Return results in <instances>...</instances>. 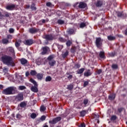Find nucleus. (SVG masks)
<instances>
[{
	"instance_id": "1",
	"label": "nucleus",
	"mask_w": 127,
	"mask_h": 127,
	"mask_svg": "<svg viewBox=\"0 0 127 127\" xmlns=\"http://www.w3.org/2000/svg\"><path fill=\"white\" fill-rule=\"evenodd\" d=\"M1 61L3 64L7 65V66H11V67L15 66V64H14V62H13L12 58L10 56L6 55L2 56L1 58Z\"/></svg>"
},
{
	"instance_id": "2",
	"label": "nucleus",
	"mask_w": 127,
	"mask_h": 127,
	"mask_svg": "<svg viewBox=\"0 0 127 127\" xmlns=\"http://www.w3.org/2000/svg\"><path fill=\"white\" fill-rule=\"evenodd\" d=\"M16 91V88L13 86L9 87L2 91V93L5 95H13Z\"/></svg>"
},
{
	"instance_id": "3",
	"label": "nucleus",
	"mask_w": 127,
	"mask_h": 127,
	"mask_svg": "<svg viewBox=\"0 0 127 127\" xmlns=\"http://www.w3.org/2000/svg\"><path fill=\"white\" fill-rule=\"evenodd\" d=\"M30 82L34 85V86H32L31 87V91H32V92H34V93H37V92H38V88H37V82L32 78L30 79Z\"/></svg>"
},
{
	"instance_id": "4",
	"label": "nucleus",
	"mask_w": 127,
	"mask_h": 127,
	"mask_svg": "<svg viewBox=\"0 0 127 127\" xmlns=\"http://www.w3.org/2000/svg\"><path fill=\"white\" fill-rule=\"evenodd\" d=\"M49 50H50V49H49L48 47L46 46L42 47L41 52L42 55H45V54H47Z\"/></svg>"
},
{
	"instance_id": "5",
	"label": "nucleus",
	"mask_w": 127,
	"mask_h": 127,
	"mask_svg": "<svg viewBox=\"0 0 127 127\" xmlns=\"http://www.w3.org/2000/svg\"><path fill=\"white\" fill-rule=\"evenodd\" d=\"M15 100L16 102H20V101H22L23 100V95L21 93L18 94L15 96Z\"/></svg>"
},
{
	"instance_id": "6",
	"label": "nucleus",
	"mask_w": 127,
	"mask_h": 127,
	"mask_svg": "<svg viewBox=\"0 0 127 127\" xmlns=\"http://www.w3.org/2000/svg\"><path fill=\"white\" fill-rule=\"evenodd\" d=\"M60 121H61V117H58L54 119L53 120L49 121V123L50 124H52L53 125H55V124L58 123V122H60Z\"/></svg>"
},
{
	"instance_id": "7",
	"label": "nucleus",
	"mask_w": 127,
	"mask_h": 127,
	"mask_svg": "<svg viewBox=\"0 0 127 127\" xmlns=\"http://www.w3.org/2000/svg\"><path fill=\"white\" fill-rule=\"evenodd\" d=\"M45 61L44 59L38 58L36 60V63L37 65H41V64H44Z\"/></svg>"
},
{
	"instance_id": "8",
	"label": "nucleus",
	"mask_w": 127,
	"mask_h": 127,
	"mask_svg": "<svg viewBox=\"0 0 127 127\" xmlns=\"http://www.w3.org/2000/svg\"><path fill=\"white\" fill-rule=\"evenodd\" d=\"M45 38L47 40V41H50L51 40H53V39H55L54 36L52 35H46L45 36Z\"/></svg>"
},
{
	"instance_id": "9",
	"label": "nucleus",
	"mask_w": 127,
	"mask_h": 127,
	"mask_svg": "<svg viewBox=\"0 0 127 127\" xmlns=\"http://www.w3.org/2000/svg\"><path fill=\"white\" fill-rule=\"evenodd\" d=\"M20 61L21 62V64H22V65H23V66H26V65L28 64V61H27V60L24 58L21 59L20 60Z\"/></svg>"
},
{
	"instance_id": "10",
	"label": "nucleus",
	"mask_w": 127,
	"mask_h": 127,
	"mask_svg": "<svg viewBox=\"0 0 127 127\" xmlns=\"http://www.w3.org/2000/svg\"><path fill=\"white\" fill-rule=\"evenodd\" d=\"M96 45L97 47H101V45H102V41L100 38H98L96 39Z\"/></svg>"
},
{
	"instance_id": "11",
	"label": "nucleus",
	"mask_w": 127,
	"mask_h": 127,
	"mask_svg": "<svg viewBox=\"0 0 127 127\" xmlns=\"http://www.w3.org/2000/svg\"><path fill=\"white\" fill-rule=\"evenodd\" d=\"M86 6H87V4L83 2H80L78 4L79 8H85Z\"/></svg>"
},
{
	"instance_id": "12",
	"label": "nucleus",
	"mask_w": 127,
	"mask_h": 127,
	"mask_svg": "<svg viewBox=\"0 0 127 127\" xmlns=\"http://www.w3.org/2000/svg\"><path fill=\"white\" fill-rule=\"evenodd\" d=\"M91 75H92V71H91L90 69L87 70L84 73V75L85 76V77H89V76H91Z\"/></svg>"
},
{
	"instance_id": "13",
	"label": "nucleus",
	"mask_w": 127,
	"mask_h": 127,
	"mask_svg": "<svg viewBox=\"0 0 127 127\" xmlns=\"http://www.w3.org/2000/svg\"><path fill=\"white\" fill-rule=\"evenodd\" d=\"M14 7H15V5L11 4L7 6L6 8V9H8V10H12L13 9H14Z\"/></svg>"
},
{
	"instance_id": "14",
	"label": "nucleus",
	"mask_w": 127,
	"mask_h": 127,
	"mask_svg": "<svg viewBox=\"0 0 127 127\" xmlns=\"http://www.w3.org/2000/svg\"><path fill=\"white\" fill-rule=\"evenodd\" d=\"M33 44V40L32 39L27 40L26 41V43H25L26 45L30 46Z\"/></svg>"
},
{
	"instance_id": "15",
	"label": "nucleus",
	"mask_w": 127,
	"mask_h": 127,
	"mask_svg": "<svg viewBox=\"0 0 127 127\" xmlns=\"http://www.w3.org/2000/svg\"><path fill=\"white\" fill-rule=\"evenodd\" d=\"M99 57L101 58V59H105L106 56H105V52H100L99 53Z\"/></svg>"
},
{
	"instance_id": "16",
	"label": "nucleus",
	"mask_w": 127,
	"mask_h": 127,
	"mask_svg": "<svg viewBox=\"0 0 127 127\" xmlns=\"http://www.w3.org/2000/svg\"><path fill=\"white\" fill-rule=\"evenodd\" d=\"M37 78L38 80H42V78H43V74L42 73L37 74Z\"/></svg>"
},
{
	"instance_id": "17",
	"label": "nucleus",
	"mask_w": 127,
	"mask_h": 127,
	"mask_svg": "<svg viewBox=\"0 0 127 127\" xmlns=\"http://www.w3.org/2000/svg\"><path fill=\"white\" fill-rule=\"evenodd\" d=\"M29 31L30 33H35L37 32L38 30L36 28H31L29 29Z\"/></svg>"
},
{
	"instance_id": "18",
	"label": "nucleus",
	"mask_w": 127,
	"mask_h": 127,
	"mask_svg": "<svg viewBox=\"0 0 127 127\" xmlns=\"http://www.w3.org/2000/svg\"><path fill=\"white\" fill-rule=\"evenodd\" d=\"M107 117H109L110 120H112V110L109 109L107 111Z\"/></svg>"
},
{
	"instance_id": "19",
	"label": "nucleus",
	"mask_w": 127,
	"mask_h": 127,
	"mask_svg": "<svg viewBox=\"0 0 127 127\" xmlns=\"http://www.w3.org/2000/svg\"><path fill=\"white\" fill-rule=\"evenodd\" d=\"M19 106L21 108H24L26 107V102L23 101L20 103Z\"/></svg>"
},
{
	"instance_id": "20",
	"label": "nucleus",
	"mask_w": 127,
	"mask_h": 127,
	"mask_svg": "<svg viewBox=\"0 0 127 127\" xmlns=\"http://www.w3.org/2000/svg\"><path fill=\"white\" fill-rule=\"evenodd\" d=\"M68 54L69 52H68V51H66L65 52L63 53L62 57H63V58H65V57H67V56H68Z\"/></svg>"
},
{
	"instance_id": "21",
	"label": "nucleus",
	"mask_w": 127,
	"mask_h": 127,
	"mask_svg": "<svg viewBox=\"0 0 127 127\" xmlns=\"http://www.w3.org/2000/svg\"><path fill=\"white\" fill-rule=\"evenodd\" d=\"M7 50L9 51V52H10V53H14V50L13 49V48L12 47H9L7 49Z\"/></svg>"
},
{
	"instance_id": "22",
	"label": "nucleus",
	"mask_w": 127,
	"mask_h": 127,
	"mask_svg": "<svg viewBox=\"0 0 127 127\" xmlns=\"http://www.w3.org/2000/svg\"><path fill=\"white\" fill-rule=\"evenodd\" d=\"M56 63V62L55 61L53 60V61H50L49 62V64L50 66H54L55 65V64Z\"/></svg>"
},
{
	"instance_id": "23",
	"label": "nucleus",
	"mask_w": 127,
	"mask_h": 127,
	"mask_svg": "<svg viewBox=\"0 0 127 127\" xmlns=\"http://www.w3.org/2000/svg\"><path fill=\"white\" fill-rule=\"evenodd\" d=\"M52 80V77L50 76H48L46 77L45 81L46 82H50Z\"/></svg>"
},
{
	"instance_id": "24",
	"label": "nucleus",
	"mask_w": 127,
	"mask_h": 127,
	"mask_svg": "<svg viewBox=\"0 0 127 127\" xmlns=\"http://www.w3.org/2000/svg\"><path fill=\"white\" fill-rule=\"evenodd\" d=\"M85 71V68H81L77 71V74H82L83 72Z\"/></svg>"
},
{
	"instance_id": "25",
	"label": "nucleus",
	"mask_w": 127,
	"mask_h": 127,
	"mask_svg": "<svg viewBox=\"0 0 127 127\" xmlns=\"http://www.w3.org/2000/svg\"><path fill=\"white\" fill-rule=\"evenodd\" d=\"M46 110V107L44 105H42L40 107V112H44Z\"/></svg>"
},
{
	"instance_id": "26",
	"label": "nucleus",
	"mask_w": 127,
	"mask_h": 127,
	"mask_svg": "<svg viewBox=\"0 0 127 127\" xmlns=\"http://www.w3.org/2000/svg\"><path fill=\"white\" fill-rule=\"evenodd\" d=\"M88 102H89V100H88L87 99H84L83 104H84L85 107H87V106H88Z\"/></svg>"
},
{
	"instance_id": "27",
	"label": "nucleus",
	"mask_w": 127,
	"mask_h": 127,
	"mask_svg": "<svg viewBox=\"0 0 127 127\" xmlns=\"http://www.w3.org/2000/svg\"><path fill=\"white\" fill-rule=\"evenodd\" d=\"M36 74H37V72H36V71L34 70H31L30 75H31L32 76H35Z\"/></svg>"
},
{
	"instance_id": "28",
	"label": "nucleus",
	"mask_w": 127,
	"mask_h": 127,
	"mask_svg": "<svg viewBox=\"0 0 127 127\" xmlns=\"http://www.w3.org/2000/svg\"><path fill=\"white\" fill-rule=\"evenodd\" d=\"M87 114V111L83 110L81 112H80V116L81 117H84L85 115Z\"/></svg>"
},
{
	"instance_id": "29",
	"label": "nucleus",
	"mask_w": 127,
	"mask_h": 127,
	"mask_svg": "<svg viewBox=\"0 0 127 127\" xmlns=\"http://www.w3.org/2000/svg\"><path fill=\"white\" fill-rule=\"evenodd\" d=\"M80 67H81V64L76 63L74 64L73 68H75V69H78V68H80Z\"/></svg>"
},
{
	"instance_id": "30",
	"label": "nucleus",
	"mask_w": 127,
	"mask_h": 127,
	"mask_svg": "<svg viewBox=\"0 0 127 127\" xmlns=\"http://www.w3.org/2000/svg\"><path fill=\"white\" fill-rule=\"evenodd\" d=\"M2 43L3 44H7V43H8V40L7 39H3L2 40Z\"/></svg>"
},
{
	"instance_id": "31",
	"label": "nucleus",
	"mask_w": 127,
	"mask_h": 127,
	"mask_svg": "<svg viewBox=\"0 0 127 127\" xmlns=\"http://www.w3.org/2000/svg\"><path fill=\"white\" fill-rule=\"evenodd\" d=\"M66 76H67V77L68 78V79H69V80H70V79H72V78H73V75L72 74H70L68 72L66 73Z\"/></svg>"
},
{
	"instance_id": "32",
	"label": "nucleus",
	"mask_w": 127,
	"mask_h": 127,
	"mask_svg": "<svg viewBox=\"0 0 127 127\" xmlns=\"http://www.w3.org/2000/svg\"><path fill=\"white\" fill-rule=\"evenodd\" d=\"M32 10H36V7H35V4L33 3L31 6Z\"/></svg>"
},
{
	"instance_id": "33",
	"label": "nucleus",
	"mask_w": 127,
	"mask_h": 127,
	"mask_svg": "<svg viewBox=\"0 0 127 127\" xmlns=\"http://www.w3.org/2000/svg\"><path fill=\"white\" fill-rule=\"evenodd\" d=\"M93 117L94 119H95V120H99V118H100V116L98 114H93Z\"/></svg>"
},
{
	"instance_id": "34",
	"label": "nucleus",
	"mask_w": 127,
	"mask_h": 127,
	"mask_svg": "<svg viewBox=\"0 0 127 127\" xmlns=\"http://www.w3.org/2000/svg\"><path fill=\"white\" fill-rule=\"evenodd\" d=\"M73 85L69 84V85H67V89L68 90H73Z\"/></svg>"
},
{
	"instance_id": "35",
	"label": "nucleus",
	"mask_w": 127,
	"mask_h": 127,
	"mask_svg": "<svg viewBox=\"0 0 127 127\" xmlns=\"http://www.w3.org/2000/svg\"><path fill=\"white\" fill-rule=\"evenodd\" d=\"M47 6H48L49 7H53L54 6L53 4L51 3L50 2H48L46 3Z\"/></svg>"
},
{
	"instance_id": "36",
	"label": "nucleus",
	"mask_w": 127,
	"mask_h": 127,
	"mask_svg": "<svg viewBox=\"0 0 127 127\" xmlns=\"http://www.w3.org/2000/svg\"><path fill=\"white\" fill-rule=\"evenodd\" d=\"M102 4V3L101 1H98L96 2V6H101Z\"/></svg>"
},
{
	"instance_id": "37",
	"label": "nucleus",
	"mask_w": 127,
	"mask_h": 127,
	"mask_svg": "<svg viewBox=\"0 0 127 127\" xmlns=\"http://www.w3.org/2000/svg\"><path fill=\"white\" fill-rule=\"evenodd\" d=\"M59 40L61 42H66V39H65L62 37L59 38Z\"/></svg>"
},
{
	"instance_id": "38",
	"label": "nucleus",
	"mask_w": 127,
	"mask_h": 127,
	"mask_svg": "<svg viewBox=\"0 0 127 127\" xmlns=\"http://www.w3.org/2000/svg\"><path fill=\"white\" fill-rule=\"evenodd\" d=\"M68 33L69 34H73V33H74V29H69L68 31Z\"/></svg>"
},
{
	"instance_id": "39",
	"label": "nucleus",
	"mask_w": 127,
	"mask_h": 127,
	"mask_svg": "<svg viewBox=\"0 0 127 127\" xmlns=\"http://www.w3.org/2000/svg\"><path fill=\"white\" fill-rule=\"evenodd\" d=\"M86 26V23L82 22L80 24V28H84Z\"/></svg>"
},
{
	"instance_id": "40",
	"label": "nucleus",
	"mask_w": 127,
	"mask_h": 127,
	"mask_svg": "<svg viewBox=\"0 0 127 127\" xmlns=\"http://www.w3.org/2000/svg\"><path fill=\"white\" fill-rule=\"evenodd\" d=\"M45 22L46 20L45 19H43L38 22V24H39L40 25H42V23H45Z\"/></svg>"
},
{
	"instance_id": "41",
	"label": "nucleus",
	"mask_w": 127,
	"mask_h": 127,
	"mask_svg": "<svg viewBox=\"0 0 127 127\" xmlns=\"http://www.w3.org/2000/svg\"><path fill=\"white\" fill-rule=\"evenodd\" d=\"M31 119H35L36 118V114L35 113H32L30 115Z\"/></svg>"
},
{
	"instance_id": "42",
	"label": "nucleus",
	"mask_w": 127,
	"mask_h": 127,
	"mask_svg": "<svg viewBox=\"0 0 127 127\" xmlns=\"http://www.w3.org/2000/svg\"><path fill=\"white\" fill-rule=\"evenodd\" d=\"M53 58H54V57H53V56H50L48 58V60L49 61H52L53 60Z\"/></svg>"
},
{
	"instance_id": "43",
	"label": "nucleus",
	"mask_w": 127,
	"mask_h": 127,
	"mask_svg": "<svg viewBox=\"0 0 127 127\" xmlns=\"http://www.w3.org/2000/svg\"><path fill=\"white\" fill-rule=\"evenodd\" d=\"M15 45L16 47H19V46H20V41H16L15 43Z\"/></svg>"
},
{
	"instance_id": "44",
	"label": "nucleus",
	"mask_w": 127,
	"mask_h": 127,
	"mask_svg": "<svg viewBox=\"0 0 127 127\" xmlns=\"http://www.w3.org/2000/svg\"><path fill=\"white\" fill-rule=\"evenodd\" d=\"M58 23L59 24H64V21L61 19H59L58 20Z\"/></svg>"
},
{
	"instance_id": "45",
	"label": "nucleus",
	"mask_w": 127,
	"mask_h": 127,
	"mask_svg": "<svg viewBox=\"0 0 127 127\" xmlns=\"http://www.w3.org/2000/svg\"><path fill=\"white\" fill-rule=\"evenodd\" d=\"M45 120H46V116H42L40 118V120L42 121V122H43V121H45Z\"/></svg>"
},
{
	"instance_id": "46",
	"label": "nucleus",
	"mask_w": 127,
	"mask_h": 127,
	"mask_svg": "<svg viewBox=\"0 0 127 127\" xmlns=\"http://www.w3.org/2000/svg\"><path fill=\"white\" fill-rule=\"evenodd\" d=\"M58 48L60 51L62 50V48H63V46L62 45H60L59 44H57Z\"/></svg>"
},
{
	"instance_id": "47",
	"label": "nucleus",
	"mask_w": 127,
	"mask_h": 127,
	"mask_svg": "<svg viewBox=\"0 0 127 127\" xmlns=\"http://www.w3.org/2000/svg\"><path fill=\"white\" fill-rule=\"evenodd\" d=\"M19 90H22L25 89L26 87L24 86H19Z\"/></svg>"
},
{
	"instance_id": "48",
	"label": "nucleus",
	"mask_w": 127,
	"mask_h": 127,
	"mask_svg": "<svg viewBox=\"0 0 127 127\" xmlns=\"http://www.w3.org/2000/svg\"><path fill=\"white\" fill-rule=\"evenodd\" d=\"M16 119L20 120V119H21V115H20L19 114H18L16 115Z\"/></svg>"
},
{
	"instance_id": "49",
	"label": "nucleus",
	"mask_w": 127,
	"mask_h": 127,
	"mask_svg": "<svg viewBox=\"0 0 127 127\" xmlns=\"http://www.w3.org/2000/svg\"><path fill=\"white\" fill-rule=\"evenodd\" d=\"M88 85H89V82L88 81H84V84H83V86L84 87H87V86H88Z\"/></svg>"
},
{
	"instance_id": "50",
	"label": "nucleus",
	"mask_w": 127,
	"mask_h": 127,
	"mask_svg": "<svg viewBox=\"0 0 127 127\" xmlns=\"http://www.w3.org/2000/svg\"><path fill=\"white\" fill-rule=\"evenodd\" d=\"M9 33H13L14 32V29L13 28H10L9 29Z\"/></svg>"
},
{
	"instance_id": "51",
	"label": "nucleus",
	"mask_w": 127,
	"mask_h": 127,
	"mask_svg": "<svg viewBox=\"0 0 127 127\" xmlns=\"http://www.w3.org/2000/svg\"><path fill=\"white\" fill-rule=\"evenodd\" d=\"M71 43H72L71 42V41H68L66 42V46H67L69 47V46H70V45H71Z\"/></svg>"
},
{
	"instance_id": "52",
	"label": "nucleus",
	"mask_w": 127,
	"mask_h": 127,
	"mask_svg": "<svg viewBox=\"0 0 127 127\" xmlns=\"http://www.w3.org/2000/svg\"><path fill=\"white\" fill-rule=\"evenodd\" d=\"M113 69H118V65L117 64H113L112 65Z\"/></svg>"
},
{
	"instance_id": "53",
	"label": "nucleus",
	"mask_w": 127,
	"mask_h": 127,
	"mask_svg": "<svg viewBox=\"0 0 127 127\" xmlns=\"http://www.w3.org/2000/svg\"><path fill=\"white\" fill-rule=\"evenodd\" d=\"M7 71H8V68L4 67V68L3 69V72H4V73H7Z\"/></svg>"
},
{
	"instance_id": "54",
	"label": "nucleus",
	"mask_w": 127,
	"mask_h": 127,
	"mask_svg": "<svg viewBox=\"0 0 127 127\" xmlns=\"http://www.w3.org/2000/svg\"><path fill=\"white\" fill-rule=\"evenodd\" d=\"M7 39H12V36L11 35H8L7 36Z\"/></svg>"
},
{
	"instance_id": "55",
	"label": "nucleus",
	"mask_w": 127,
	"mask_h": 127,
	"mask_svg": "<svg viewBox=\"0 0 127 127\" xmlns=\"http://www.w3.org/2000/svg\"><path fill=\"white\" fill-rule=\"evenodd\" d=\"M115 120H117V116H112V121H115Z\"/></svg>"
},
{
	"instance_id": "56",
	"label": "nucleus",
	"mask_w": 127,
	"mask_h": 127,
	"mask_svg": "<svg viewBox=\"0 0 127 127\" xmlns=\"http://www.w3.org/2000/svg\"><path fill=\"white\" fill-rule=\"evenodd\" d=\"M79 3H79V2H76V3H75L73 5L74 7H77V6H78Z\"/></svg>"
},
{
	"instance_id": "57",
	"label": "nucleus",
	"mask_w": 127,
	"mask_h": 127,
	"mask_svg": "<svg viewBox=\"0 0 127 127\" xmlns=\"http://www.w3.org/2000/svg\"><path fill=\"white\" fill-rule=\"evenodd\" d=\"M78 127H86V125L85 124H81L78 126Z\"/></svg>"
},
{
	"instance_id": "58",
	"label": "nucleus",
	"mask_w": 127,
	"mask_h": 127,
	"mask_svg": "<svg viewBox=\"0 0 127 127\" xmlns=\"http://www.w3.org/2000/svg\"><path fill=\"white\" fill-rule=\"evenodd\" d=\"M97 74H98V75H100V74H101L102 73V69H99L97 70Z\"/></svg>"
},
{
	"instance_id": "59",
	"label": "nucleus",
	"mask_w": 127,
	"mask_h": 127,
	"mask_svg": "<svg viewBox=\"0 0 127 127\" xmlns=\"http://www.w3.org/2000/svg\"><path fill=\"white\" fill-rule=\"evenodd\" d=\"M108 40L112 41V36L110 35L107 37Z\"/></svg>"
},
{
	"instance_id": "60",
	"label": "nucleus",
	"mask_w": 127,
	"mask_h": 127,
	"mask_svg": "<svg viewBox=\"0 0 127 127\" xmlns=\"http://www.w3.org/2000/svg\"><path fill=\"white\" fill-rule=\"evenodd\" d=\"M5 16H6V17H8V16H9V13L7 12H5Z\"/></svg>"
},
{
	"instance_id": "61",
	"label": "nucleus",
	"mask_w": 127,
	"mask_h": 127,
	"mask_svg": "<svg viewBox=\"0 0 127 127\" xmlns=\"http://www.w3.org/2000/svg\"><path fill=\"white\" fill-rule=\"evenodd\" d=\"M2 18H3V15L0 12V19H2Z\"/></svg>"
},
{
	"instance_id": "62",
	"label": "nucleus",
	"mask_w": 127,
	"mask_h": 127,
	"mask_svg": "<svg viewBox=\"0 0 127 127\" xmlns=\"http://www.w3.org/2000/svg\"><path fill=\"white\" fill-rule=\"evenodd\" d=\"M25 76L26 77H28V76H29V72L28 71L26 72Z\"/></svg>"
},
{
	"instance_id": "63",
	"label": "nucleus",
	"mask_w": 127,
	"mask_h": 127,
	"mask_svg": "<svg viewBox=\"0 0 127 127\" xmlns=\"http://www.w3.org/2000/svg\"><path fill=\"white\" fill-rule=\"evenodd\" d=\"M115 98H116V94H112V100H113V99H115Z\"/></svg>"
},
{
	"instance_id": "64",
	"label": "nucleus",
	"mask_w": 127,
	"mask_h": 127,
	"mask_svg": "<svg viewBox=\"0 0 127 127\" xmlns=\"http://www.w3.org/2000/svg\"><path fill=\"white\" fill-rule=\"evenodd\" d=\"M118 111H119V113H121L122 112V111H123V108H119L118 109Z\"/></svg>"
}]
</instances>
